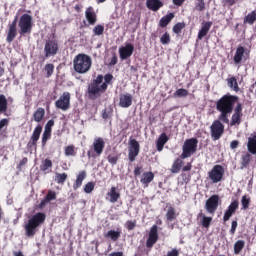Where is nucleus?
I'll list each match as a JSON object with an SVG mask.
<instances>
[{
  "mask_svg": "<svg viewBox=\"0 0 256 256\" xmlns=\"http://www.w3.org/2000/svg\"><path fill=\"white\" fill-rule=\"evenodd\" d=\"M237 96L226 94L216 102V109L219 111V121L229 123V115L233 113V107L237 103Z\"/></svg>",
  "mask_w": 256,
  "mask_h": 256,
  "instance_id": "obj_1",
  "label": "nucleus"
},
{
  "mask_svg": "<svg viewBox=\"0 0 256 256\" xmlns=\"http://www.w3.org/2000/svg\"><path fill=\"white\" fill-rule=\"evenodd\" d=\"M47 216L43 212H38L28 218V221L24 224L26 237H34L37 233V229L45 223Z\"/></svg>",
  "mask_w": 256,
  "mask_h": 256,
  "instance_id": "obj_2",
  "label": "nucleus"
},
{
  "mask_svg": "<svg viewBox=\"0 0 256 256\" xmlns=\"http://www.w3.org/2000/svg\"><path fill=\"white\" fill-rule=\"evenodd\" d=\"M92 66L93 59H91V56L87 54H78L73 59V69L76 73H79V75H85V73H89Z\"/></svg>",
  "mask_w": 256,
  "mask_h": 256,
  "instance_id": "obj_3",
  "label": "nucleus"
},
{
  "mask_svg": "<svg viewBox=\"0 0 256 256\" xmlns=\"http://www.w3.org/2000/svg\"><path fill=\"white\" fill-rule=\"evenodd\" d=\"M197 145H199V140H197V138L186 139L182 146L180 157L182 159H187L191 157V155H194V153L197 152Z\"/></svg>",
  "mask_w": 256,
  "mask_h": 256,
  "instance_id": "obj_4",
  "label": "nucleus"
},
{
  "mask_svg": "<svg viewBox=\"0 0 256 256\" xmlns=\"http://www.w3.org/2000/svg\"><path fill=\"white\" fill-rule=\"evenodd\" d=\"M105 151V139L96 137L93 140L91 149L87 152L89 159H95V157H101Z\"/></svg>",
  "mask_w": 256,
  "mask_h": 256,
  "instance_id": "obj_5",
  "label": "nucleus"
},
{
  "mask_svg": "<svg viewBox=\"0 0 256 256\" xmlns=\"http://www.w3.org/2000/svg\"><path fill=\"white\" fill-rule=\"evenodd\" d=\"M20 35H27L33 30V17L29 14H24L20 17L19 23Z\"/></svg>",
  "mask_w": 256,
  "mask_h": 256,
  "instance_id": "obj_6",
  "label": "nucleus"
},
{
  "mask_svg": "<svg viewBox=\"0 0 256 256\" xmlns=\"http://www.w3.org/2000/svg\"><path fill=\"white\" fill-rule=\"evenodd\" d=\"M224 175H225V168L217 164V165H214L211 171L208 172V179H210L212 183H221V181H223Z\"/></svg>",
  "mask_w": 256,
  "mask_h": 256,
  "instance_id": "obj_7",
  "label": "nucleus"
},
{
  "mask_svg": "<svg viewBox=\"0 0 256 256\" xmlns=\"http://www.w3.org/2000/svg\"><path fill=\"white\" fill-rule=\"evenodd\" d=\"M223 133H225V125L221 123V120H215L210 126V134L213 141H219L221 137H223Z\"/></svg>",
  "mask_w": 256,
  "mask_h": 256,
  "instance_id": "obj_8",
  "label": "nucleus"
},
{
  "mask_svg": "<svg viewBox=\"0 0 256 256\" xmlns=\"http://www.w3.org/2000/svg\"><path fill=\"white\" fill-rule=\"evenodd\" d=\"M55 107L56 109H61V111H68L71 108V93L63 92L55 102Z\"/></svg>",
  "mask_w": 256,
  "mask_h": 256,
  "instance_id": "obj_9",
  "label": "nucleus"
},
{
  "mask_svg": "<svg viewBox=\"0 0 256 256\" xmlns=\"http://www.w3.org/2000/svg\"><path fill=\"white\" fill-rule=\"evenodd\" d=\"M128 159L130 163H133L135 159L139 156V152L141 151V145L135 139H130L128 144Z\"/></svg>",
  "mask_w": 256,
  "mask_h": 256,
  "instance_id": "obj_10",
  "label": "nucleus"
},
{
  "mask_svg": "<svg viewBox=\"0 0 256 256\" xmlns=\"http://www.w3.org/2000/svg\"><path fill=\"white\" fill-rule=\"evenodd\" d=\"M59 51V43L57 40H48L45 43L44 53L45 57H53Z\"/></svg>",
  "mask_w": 256,
  "mask_h": 256,
  "instance_id": "obj_11",
  "label": "nucleus"
},
{
  "mask_svg": "<svg viewBox=\"0 0 256 256\" xmlns=\"http://www.w3.org/2000/svg\"><path fill=\"white\" fill-rule=\"evenodd\" d=\"M134 51L135 46L131 43H126L124 46L119 48L120 59H122V61H125V59H129V57L133 55Z\"/></svg>",
  "mask_w": 256,
  "mask_h": 256,
  "instance_id": "obj_12",
  "label": "nucleus"
},
{
  "mask_svg": "<svg viewBox=\"0 0 256 256\" xmlns=\"http://www.w3.org/2000/svg\"><path fill=\"white\" fill-rule=\"evenodd\" d=\"M206 211L210 213L211 215H214L217 211V207H219V196L218 195H212L207 201H206Z\"/></svg>",
  "mask_w": 256,
  "mask_h": 256,
  "instance_id": "obj_13",
  "label": "nucleus"
},
{
  "mask_svg": "<svg viewBox=\"0 0 256 256\" xmlns=\"http://www.w3.org/2000/svg\"><path fill=\"white\" fill-rule=\"evenodd\" d=\"M106 199L109 203H117L121 199V191L119 188L112 186L106 194Z\"/></svg>",
  "mask_w": 256,
  "mask_h": 256,
  "instance_id": "obj_14",
  "label": "nucleus"
},
{
  "mask_svg": "<svg viewBox=\"0 0 256 256\" xmlns=\"http://www.w3.org/2000/svg\"><path fill=\"white\" fill-rule=\"evenodd\" d=\"M237 209H239V201L234 200L231 202V204L228 206L227 210L225 211L223 216V221L224 222L229 221L231 217L235 215V211H237Z\"/></svg>",
  "mask_w": 256,
  "mask_h": 256,
  "instance_id": "obj_15",
  "label": "nucleus"
},
{
  "mask_svg": "<svg viewBox=\"0 0 256 256\" xmlns=\"http://www.w3.org/2000/svg\"><path fill=\"white\" fill-rule=\"evenodd\" d=\"M105 91H107V83H102V85L91 84L88 88L89 95H93L94 97L105 93Z\"/></svg>",
  "mask_w": 256,
  "mask_h": 256,
  "instance_id": "obj_16",
  "label": "nucleus"
},
{
  "mask_svg": "<svg viewBox=\"0 0 256 256\" xmlns=\"http://www.w3.org/2000/svg\"><path fill=\"white\" fill-rule=\"evenodd\" d=\"M241 117H243V106L237 104L234 114L232 115L230 125H241Z\"/></svg>",
  "mask_w": 256,
  "mask_h": 256,
  "instance_id": "obj_17",
  "label": "nucleus"
},
{
  "mask_svg": "<svg viewBox=\"0 0 256 256\" xmlns=\"http://www.w3.org/2000/svg\"><path fill=\"white\" fill-rule=\"evenodd\" d=\"M133 105V95L129 93L120 94L119 96V106L123 109H127Z\"/></svg>",
  "mask_w": 256,
  "mask_h": 256,
  "instance_id": "obj_18",
  "label": "nucleus"
},
{
  "mask_svg": "<svg viewBox=\"0 0 256 256\" xmlns=\"http://www.w3.org/2000/svg\"><path fill=\"white\" fill-rule=\"evenodd\" d=\"M158 239H159V234H157V225H153L150 229L146 246L149 248L153 247V245L157 243Z\"/></svg>",
  "mask_w": 256,
  "mask_h": 256,
  "instance_id": "obj_19",
  "label": "nucleus"
},
{
  "mask_svg": "<svg viewBox=\"0 0 256 256\" xmlns=\"http://www.w3.org/2000/svg\"><path fill=\"white\" fill-rule=\"evenodd\" d=\"M17 37V17L9 25L8 34L6 41L12 43V41Z\"/></svg>",
  "mask_w": 256,
  "mask_h": 256,
  "instance_id": "obj_20",
  "label": "nucleus"
},
{
  "mask_svg": "<svg viewBox=\"0 0 256 256\" xmlns=\"http://www.w3.org/2000/svg\"><path fill=\"white\" fill-rule=\"evenodd\" d=\"M85 18L88 21L89 25H95L97 23V14L93 7H88L85 11Z\"/></svg>",
  "mask_w": 256,
  "mask_h": 256,
  "instance_id": "obj_21",
  "label": "nucleus"
},
{
  "mask_svg": "<svg viewBox=\"0 0 256 256\" xmlns=\"http://www.w3.org/2000/svg\"><path fill=\"white\" fill-rule=\"evenodd\" d=\"M247 150L251 153V155H256V132H253L248 137Z\"/></svg>",
  "mask_w": 256,
  "mask_h": 256,
  "instance_id": "obj_22",
  "label": "nucleus"
},
{
  "mask_svg": "<svg viewBox=\"0 0 256 256\" xmlns=\"http://www.w3.org/2000/svg\"><path fill=\"white\" fill-rule=\"evenodd\" d=\"M168 141H169V136H167V133H165V132L161 133L156 141L157 151H159V152L163 151V148L165 147V144Z\"/></svg>",
  "mask_w": 256,
  "mask_h": 256,
  "instance_id": "obj_23",
  "label": "nucleus"
},
{
  "mask_svg": "<svg viewBox=\"0 0 256 256\" xmlns=\"http://www.w3.org/2000/svg\"><path fill=\"white\" fill-rule=\"evenodd\" d=\"M42 131H43V126H41V125H37L34 128V131L32 133V136H31L30 142H29L30 145H37V141H39V137H41Z\"/></svg>",
  "mask_w": 256,
  "mask_h": 256,
  "instance_id": "obj_24",
  "label": "nucleus"
},
{
  "mask_svg": "<svg viewBox=\"0 0 256 256\" xmlns=\"http://www.w3.org/2000/svg\"><path fill=\"white\" fill-rule=\"evenodd\" d=\"M245 58V48L243 46H238L234 54V63L239 65L241 61Z\"/></svg>",
  "mask_w": 256,
  "mask_h": 256,
  "instance_id": "obj_25",
  "label": "nucleus"
},
{
  "mask_svg": "<svg viewBox=\"0 0 256 256\" xmlns=\"http://www.w3.org/2000/svg\"><path fill=\"white\" fill-rule=\"evenodd\" d=\"M86 177H87V172L81 171L78 173L76 180L73 184L74 191H77V189H79V187L83 185V181H85Z\"/></svg>",
  "mask_w": 256,
  "mask_h": 256,
  "instance_id": "obj_26",
  "label": "nucleus"
},
{
  "mask_svg": "<svg viewBox=\"0 0 256 256\" xmlns=\"http://www.w3.org/2000/svg\"><path fill=\"white\" fill-rule=\"evenodd\" d=\"M146 6L151 11H159L163 7V2L161 0H147Z\"/></svg>",
  "mask_w": 256,
  "mask_h": 256,
  "instance_id": "obj_27",
  "label": "nucleus"
},
{
  "mask_svg": "<svg viewBox=\"0 0 256 256\" xmlns=\"http://www.w3.org/2000/svg\"><path fill=\"white\" fill-rule=\"evenodd\" d=\"M211 25H213L212 22H205L202 24V27L198 32L199 41H201V39H203V37H205L207 33H209V30L211 29Z\"/></svg>",
  "mask_w": 256,
  "mask_h": 256,
  "instance_id": "obj_28",
  "label": "nucleus"
},
{
  "mask_svg": "<svg viewBox=\"0 0 256 256\" xmlns=\"http://www.w3.org/2000/svg\"><path fill=\"white\" fill-rule=\"evenodd\" d=\"M153 179H155V174H153V172H144L140 182L144 187H149V183H151Z\"/></svg>",
  "mask_w": 256,
  "mask_h": 256,
  "instance_id": "obj_29",
  "label": "nucleus"
},
{
  "mask_svg": "<svg viewBox=\"0 0 256 256\" xmlns=\"http://www.w3.org/2000/svg\"><path fill=\"white\" fill-rule=\"evenodd\" d=\"M173 19H175V13L171 12L160 19L159 26L162 28L167 27L169 22L173 21Z\"/></svg>",
  "mask_w": 256,
  "mask_h": 256,
  "instance_id": "obj_30",
  "label": "nucleus"
},
{
  "mask_svg": "<svg viewBox=\"0 0 256 256\" xmlns=\"http://www.w3.org/2000/svg\"><path fill=\"white\" fill-rule=\"evenodd\" d=\"M106 239H111L112 241H118L119 237H121V230H110L106 234H104Z\"/></svg>",
  "mask_w": 256,
  "mask_h": 256,
  "instance_id": "obj_31",
  "label": "nucleus"
},
{
  "mask_svg": "<svg viewBox=\"0 0 256 256\" xmlns=\"http://www.w3.org/2000/svg\"><path fill=\"white\" fill-rule=\"evenodd\" d=\"M45 117V109L44 108H38L34 113H33V119L36 123H41Z\"/></svg>",
  "mask_w": 256,
  "mask_h": 256,
  "instance_id": "obj_32",
  "label": "nucleus"
},
{
  "mask_svg": "<svg viewBox=\"0 0 256 256\" xmlns=\"http://www.w3.org/2000/svg\"><path fill=\"white\" fill-rule=\"evenodd\" d=\"M183 158H177L174 160L172 167L170 169L171 173H179L181 171V167H183Z\"/></svg>",
  "mask_w": 256,
  "mask_h": 256,
  "instance_id": "obj_33",
  "label": "nucleus"
},
{
  "mask_svg": "<svg viewBox=\"0 0 256 256\" xmlns=\"http://www.w3.org/2000/svg\"><path fill=\"white\" fill-rule=\"evenodd\" d=\"M198 217H201V225L204 229H209V227H211V221H213L212 217L205 216L203 213H200Z\"/></svg>",
  "mask_w": 256,
  "mask_h": 256,
  "instance_id": "obj_34",
  "label": "nucleus"
},
{
  "mask_svg": "<svg viewBox=\"0 0 256 256\" xmlns=\"http://www.w3.org/2000/svg\"><path fill=\"white\" fill-rule=\"evenodd\" d=\"M228 87L232 89V91H235L236 93L239 92V84L237 83V78L234 76L227 79Z\"/></svg>",
  "mask_w": 256,
  "mask_h": 256,
  "instance_id": "obj_35",
  "label": "nucleus"
},
{
  "mask_svg": "<svg viewBox=\"0 0 256 256\" xmlns=\"http://www.w3.org/2000/svg\"><path fill=\"white\" fill-rule=\"evenodd\" d=\"M251 159H253V156L250 152H246L241 156V165L242 167H249V164L251 163Z\"/></svg>",
  "mask_w": 256,
  "mask_h": 256,
  "instance_id": "obj_36",
  "label": "nucleus"
},
{
  "mask_svg": "<svg viewBox=\"0 0 256 256\" xmlns=\"http://www.w3.org/2000/svg\"><path fill=\"white\" fill-rule=\"evenodd\" d=\"M7 97L3 94H0V113H5L8 108Z\"/></svg>",
  "mask_w": 256,
  "mask_h": 256,
  "instance_id": "obj_37",
  "label": "nucleus"
},
{
  "mask_svg": "<svg viewBox=\"0 0 256 256\" xmlns=\"http://www.w3.org/2000/svg\"><path fill=\"white\" fill-rule=\"evenodd\" d=\"M244 247H245V240L236 241L234 244L235 255H239V253H241V251H243Z\"/></svg>",
  "mask_w": 256,
  "mask_h": 256,
  "instance_id": "obj_38",
  "label": "nucleus"
},
{
  "mask_svg": "<svg viewBox=\"0 0 256 256\" xmlns=\"http://www.w3.org/2000/svg\"><path fill=\"white\" fill-rule=\"evenodd\" d=\"M7 127H9V119L3 118L0 120V137L7 132Z\"/></svg>",
  "mask_w": 256,
  "mask_h": 256,
  "instance_id": "obj_39",
  "label": "nucleus"
},
{
  "mask_svg": "<svg viewBox=\"0 0 256 256\" xmlns=\"http://www.w3.org/2000/svg\"><path fill=\"white\" fill-rule=\"evenodd\" d=\"M67 173H56L55 174V181L58 185H63L67 181Z\"/></svg>",
  "mask_w": 256,
  "mask_h": 256,
  "instance_id": "obj_40",
  "label": "nucleus"
},
{
  "mask_svg": "<svg viewBox=\"0 0 256 256\" xmlns=\"http://www.w3.org/2000/svg\"><path fill=\"white\" fill-rule=\"evenodd\" d=\"M64 153L66 157H75V155H77V148L73 145H69L65 148Z\"/></svg>",
  "mask_w": 256,
  "mask_h": 256,
  "instance_id": "obj_41",
  "label": "nucleus"
},
{
  "mask_svg": "<svg viewBox=\"0 0 256 256\" xmlns=\"http://www.w3.org/2000/svg\"><path fill=\"white\" fill-rule=\"evenodd\" d=\"M167 221H175L177 219V213L175 212V208L169 207L166 213Z\"/></svg>",
  "mask_w": 256,
  "mask_h": 256,
  "instance_id": "obj_42",
  "label": "nucleus"
},
{
  "mask_svg": "<svg viewBox=\"0 0 256 256\" xmlns=\"http://www.w3.org/2000/svg\"><path fill=\"white\" fill-rule=\"evenodd\" d=\"M185 27H186L185 22H178L173 26L172 31L176 35H179L181 33V31H183V29H185Z\"/></svg>",
  "mask_w": 256,
  "mask_h": 256,
  "instance_id": "obj_43",
  "label": "nucleus"
},
{
  "mask_svg": "<svg viewBox=\"0 0 256 256\" xmlns=\"http://www.w3.org/2000/svg\"><path fill=\"white\" fill-rule=\"evenodd\" d=\"M246 23H249V25H253L256 21V10L252 11L245 17Z\"/></svg>",
  "mask_w": 256,
  "mask_h": 256,
  "instance_id": "obj_44",
  "label": "nucleus"
},
{
  "mask_svg": "<svg viewBox=\"0 0 256 256\" xmlns=\"http://www.w3.org/2000/svg\"><path fill=\"white\" fill-rule=\"evenodd\" d=\"M53 167V162L49 159H45L42 162V165L40 166L41 171H47L48 169H51Z\"/></svg>",
  "mask_w": 256,
  "mask_h": 256,
  "instance_id": "obj_45",
  "label": "nucleus"
},
{
  "mask_svg": "<svg viewBox=\"0 0 256 256\" xmlns=\"http://www.w3.org/2000/svg\"><path fill=\"white\" fill-rule=\"evenodd\" d=\"M107 159L111 165H117V162L119 161V154L112 153V154L108 155Z\"/></svg>",
  "mask_w": 256,
  "mask_h": 256,
  "instance_id": "obj_46",
  "label": "nucleus"
},
{
  "mask_svg": "<svg viewBox=\"0 0 256 256\" xmlns=\"http://www.w3.org/2000/svg\"><path fill=\"white\" fill-rule=\"evenodd\" d=\"M51 139V130H44L42 135V145L45 147L47 145V141Z\"/></svg>",
  "mask_w": 256,
  "mask_h": 256,
  "instance_id": "obj_47",
  "label": "nucleus"
},
{
  "mask_svg": "<svg viewBox=\"0 0 256 256\" xmlns=\"http://www.w3.org/2000/svg\"><path fill=\"white\" fill-rule=\"evenodd\" d=\"M105 31V26L101 25V24H98L96 25L94 28H93V33L94 35H97L98 37L103 35Z\"/></svg>",
  "mask_w": 256,
  "mask_h": 256,
  "instance_id": "obj_48",
  "label": "nucleus"
},
{
  "mask_svg": "<svg viewBox=\"0 0 256 256\" xmlns=\"http://www.w3.org/2000/svg\"><path fill=\"white\" fill-rule=\"evenodd\" d=\"M160 43L162 45H169L171 43V35H169L167 32L164 33L160 38Z\"/></svg>",
  "mask_w": 256,
  "mask_h": 256,
  "instance_id": "obj_49",
  "label": "nucleus"
},
{
  "mask_svg": "<svg viewBox=\"0 0 256 256\" xmlns=\"http://www.w3.org/2000/svg\"><path fill=\"white\" fill-rule=\"evenodd\" d=\"M44 71L46 72V77H51L53 75V71H55V66L53 64H46L44 67Z\"/></svg>",
  "mask_w": 256,
  "mask_h": 256,
  "instance_id": "obj_50",
  "label": "nucleus"
},
{
  "mask_svg": "<svg viewBox=\"0 0 256 256\" xmlns=\"http://www.w3.org/2000/svg\"><path fill=\"white\" fill-rule=\"evenodd\" d=\"M195 11H205V0H196Z\"/></svg>",
  "mask_w": 256,
  "mask_h": 256,
  "instance_id": "obj_51",
  "label": "nucleus"
},
{
  "mask_svg": "<svg viewBox=\"0 0 256 256\" xmlns=\"http://www.w3.org/2000/svg\"><path fill=\"white\" fill-rule=\"evenodd\" d=\"M187 95H189V91L183 88L176 90L174 93V97H187Z\"/></svg>",
  "mask_w": 256,
  "mask_h": 256,
  "instance_id": "obj_52",
  "label": "nucleus"
},
{
  "mask_svg": "<svg viewBox=\"0 0 256 256\" xmlns=\"http://www.w3.org/2000/svg\"><path fill=\"white\" fill-rule=\"evenodd\" d=\"M46 201H55L57 199V193L55 191L49 190L46 197Z\"/></svg>",
  "mask_w": 256,
  "mask_h": 256,
  "instance_id": "obj_53",
  "label": "nucleus"
},
{
  "mask_svg": "<svg viewBox=\"0 0 256 256\" xmlns=\"http://www.w3.org/2000/svg\"><path fill=\"white\" fill-rule=\"evenodd\" d=\"M94 189H95V184L93 182H88L84 186V192H86L88 194L93 193Z\"/></svg>",
  "mask_w": 256,
  "mask_h": 256,
  "instance_id": "obj_54",
  "label": "nucleus"
},
{
  "mask_svg": "<svg viewBox=\"0 0 256 256\" xmlns=\"http://www.w3.org/2000/svg\"><path fill=\"white\" fill-rule=\"evenodd\" d=\"M242 209H249V203H251V199L247 196H243L241 199Z\"/></svg>",
  "mask_w": 256,
  "mask_h": 256,
  "instance_id": "obj_55",
  "label": "nucleus"
},
{
  "mask_svg": "<svg viewBox=\"0 0 256 256\" xmlns=\"http://www.w3.org/2000/svg\"><path fill=\"white\" fill-rule=\"evenodd\" d=\"M136 225H137V222L129 220L126 222L125 227L126 229H128V231H133Z\"/></svg>",
  "mask_w": 256,
  "mask_h": 256,
  "instance_id": "obj_56",
  "label": "nucleus"
},
{
  "mask_svg": "<svg viewBox=\"0 0 256 256\" xmlns=\"http://www.w3.org/2000/svg\"><path fill=\"white\" fill-rule=\"evenodd\" d=\"M53 125H55V121L53 120H49L47 122V124L45 125V129L46 131H52Z\"/></svg>",
  "mask_w": 256,
  "mask_h": 256,
  "instance_id": "obj_57",
  "label": "nucleus"
},
{
  "mask_svg": "<svg viewBox=\"0 0 256 256\" xmlns=\"http://www.w3.org/2000/svg\"><path fill=\"white\" fill-rule=\"evenodd\" d=\"M117 61H118L117 54L114 53L109 62V66L113 67L114 65H117Z\"/></svg>",
  "mask_w": 256,
  "mask_h": 256,
  "instance_id": "obj_58",
  "label": "nucleus"
},
{
  "mask_svg": "<svg viewBox=\"0 0 256 256\" xmlns=\"http://www.w3.org/2000/svg\"><path fill=\"white\" fill-rule=\"evenodd\" d=\"M104 83H106V85L108 86L109 85V83H111V81H113V75H111V74H106L105 76H104Z\"/></svg>",
  "mask_w": 256,
  "mask_h": 256,
  "instance_id": "obj_59",
  "label": "nucleus"
},
{
  "mask_svg": "<svg viewBox=\"0 0 256 256\" xmlns=\"http://www.w3.org/2000/svg\"><path fill=\"white\" fill-rule=\"evenodd\" d=\"M103 75H98L94 80V85H102L103 83Z\"/></svg>",
  "mask_w": 256,
  "mask_h": 256,
  "instance_id": "obj_60",
  "label": "nucleus"
},
{
  "mask_svg": "<svg viewBox=\"0 0 256 256\" xmlns=\"http://www.w3.org/2000/svg\"><path fill=\"white\" fill-rule=\"evenodd\" d=\"M235 231H237V221H232L230 233L235 235Z\"/></svg>",
  "mask_w": 256,
  "mask_h": 256,
  "instance_id": "obj_61",
  "label": "nucleus"
},
{
  "mask_svg": "<svg viewBox=\"0 0 256 256\" xmlns=\"http://www.w3.org/2000/svg\"><path fill=\"white\" fill-rule=\"evenodd\" d=\"M238 147H239V141L233 140V141L230 143V148H231V149H237Z\"/></svg>",
  "mask_w": 256,
  "mask_h": 256,
  "instance_id": "obj_62",
  "label": "nucleus"
},
{
  "mask_svg": "<svg viewBox=\"0 0 256 256\" xmlns=\"http://www.w3.org/2000/svg\"><path fill=\"white\" fill-rule=\"evenodd\" d=\"M192 165H191V163H187V165L186 166H184L183 168H182V170L185 172V171H191V169H192Z\"/></svg>",
  "mask_w": 256,
  "mask_h": 256,
  "instance_id": "obj_63",
  "label": "nucleus"
},
{
  "mask_svg": "<svg viewBox=\"0 0 256 256\" xmlns=\"http://www.w3.org/2000/svg\"><path fill=\"white\" fill-rule=\"evenodd\" d=\"M108 256H123V252H112Z\"/></svg>",
  "mask_w": 256,
  "mask_h": 256,
  "instance_id": "obj_64",
  "label": "nucleus"
}]
</instances>
